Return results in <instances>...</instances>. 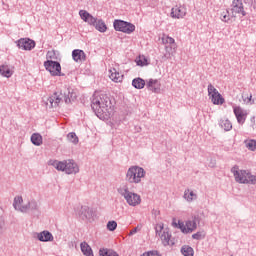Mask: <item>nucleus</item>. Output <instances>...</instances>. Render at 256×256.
I'll use <instances>...</instances> for the list:
<instances>
[{
    "mask_svg": "<svg viewBox=\"0 0 256 256\" xmlns=\"http://www.w3.org/2000/svg\"><path fill=\"white\" fill-rule=\"evenodd\" d=\"M91 107L96 113L97 117L103 121L111 119V116L115 113V107H113L111 99L106 94H101L94 97Z\"/></svg>",
    "mask_w": 256,
    "mask_h": 256,
    "instance_id": "obj_1",
    "label": "nucleus"
},
{
    "mask_svg": "<svg viewBox=\"0 0 256 256\" xmlns=\"http://www.w3.org/2000/svg\"><path fill=\"white\" fill-rule=\"evenodd\" d=\"M74 99H77V92H75V90L65 88L59 92L53 93L46 99L45 103L49 109H53L54 107H59V103H61V101L71 103V101H74Z\"/></svg>",
    "mask_w": 256,
    "mask_h": 256,
    "instance_id": "obj_2",
    "label": "nucleus"
},
{
    "mask_svg": "<svg viewBox=\"0 0 256 256\" xmlns=\"http://www.w3.org/2000/svg\"><path fill=\"white\" fill-rule=\"evenodd\" d=\"M232 173L237 183H243V184L252 183L253 185H255L256 183V176L252 175L251 173H248L245 170H237V168L234 167L232 169Z\"/></svg>",
    "mask_w": 256,
    "mask_h": 256,
    "instance_id": "obj_3",
    "label": "nucleus"
},
{
    "mask_svg": "<svg viewBox=\"0 0 256 256\" xmlns=\"http://www.w3.org/2000/svg\"><path fill=\"white\" fill-rule=\"evenodd\" d=\"M143 177H145V170L139 166H132L127 171L126 181L128 183H141Z\"/></svg>",
    "mask_w": 256,
    "mask_h": 256,
    "instance_id": "obj_4",
    "label": "nucleus"
},
{
    "mask_svg": "<svg viewBox=\"0 0 256 256\" xmlns=\"http://www.w3.org/2000/svg\"><path fill=\"white\" fill-rule=\"evenodd\" d=\"M208 97L213 105H223L225 103V98L213 84L208 85Z\"/></svg>",
    "mask_w": 256,
    "mask_h": 256,
    "instance_id": "obj_5",
    "label": "nucleus"
},
{
    "mask_svg": "<svg viewBox=\"0 0 256 256\" xmlns=\"http://www.w3.org/2000/svg\"><path fill=\"white\" fill-rule=\"evenodd\" d=\"M113 25L115 31L126 33V35H131V33L135 31V26L133 24L125 22L123 20H115Z\"/></svg>",
    "mask_w": 256,
    "mask_h": 256,
    "instance_id": "obj_6",
    "label": "nucleus"
},
{
    "mask_svg": "<svg viewBox=\"0 0 256 256\" xmlns=\"http://www.w3.org/2000/svg\"><path fill=\"white\" fill-rule=\"evenodd\" d=\"M121 195L124 196L128 205L132 207H137V205L141 204V196L136 193L130 192L129 190L125 189L121 192Z\"/></svg>",
    "mask_w": 256,
    "mask_h": 256,
    "instance_id": "obj_7",
    "label": "nucleus"
},
{
    "mask_svg": "<svg viewBox=\"0 0 256 256\" xmlns=\"http://www.w3.org/2000/svg\"><path fill=\"white\" fill-rule=\"evenodd\" d=\"M46 71L52 75V77H59L61 75V64L52 60L44 62Z\"/></svg>",
    "mask_w": 256,
    "mask_h": 256,
    "instance_id": "obj_8",
    "label": "nucleus"
},
{
    "mask_svg": "<svg viewBox=\"0 0 256 256\" xmlns=\"http://www.w3.org/2000/svg\"><path fill=\"white\" fill-rule=\"evenodd\" d=\"M176 227L182 231V233H193L197 229V223L195 221L182 222L178 221Z\"/></svg>",
    "mask_w": 256,
    "mask_h": 256,
    "instance_id": "obj_9",
    "label": "nucleus"
},
{
    "mask_svg": "<svg viewBox=\"0 0 256 256\" xmlns=\"http://www.w3.org/2000/svg\"><path fill=\"white\" fill-rule=\"evenodd\" d=\"M231 13L235 18L237 17V15H242V17H245V15L247 14L245 13V8L243 7V1L233 0Z\"/></svg>",
    "mask_w": 256,
    "mask_h": 256,
    "instance_id": "obj_10",
    "label": "nucleus"
},
{
    "mask_svg": "<svg viewBox=\"0 0 256 256\" xmlns=\"http://www.w3.org/2000/svg\"><path fill=\"white\" fill-rule=\"evenodd\" d=\"M187 15V8L183 5H176L171 9L172 19H183Z\"/></svg>",
    "mask_w": 256,
    "mask_h": 256,
    "instance_id": "obj_11",
    "label": "nucleus"
},
{
    "mask_svg": "<svg viewBox=\"0 0 256 256\" xmlns=\"http://www.w3.org/2000/svg\"><path fill=\"white\" fill-rule=\"evenodd\" d=\"M18 47L23 51H31L35 49V42L29 38H21L18 40Z\"/></svg>",
    "mask_w": 256,
    "mask_h": 256,
    "instance_id": "obj_12",
    "label": "nucleus"
},
{
    "mask_svg": "<svg viewBox=\"0 0 256 256\" xmlns=\"http://www.w3.org/2000/svg\"><path fill=\"white\" fill-rule=\"evenodd\" d=\"M234 115L237 119V122L240 125H243L245 121L247 120V111L243 110V108L236 106L233 108Z\"/></svg>",
    "mask_w": 256,
    "mask_h": 256,
    "instance_id": "obj_13",
    "label": "nucleus"
},
{
    "mask_svg": "<svg viewBox=\"0 0 256 256\" xmlns=\"http://www.w3.org/2000/svg\"><path fill=\"white\" fill-rule=\"evenodd\" d=\"M146 87L152 93H159L161 91V82L157 79H149L146 83Z\"/></svg>",
    "mask_w": 256,
    "mask_h": 256,
    "instance_id": "obj_14",
    "label": "nucleus"
},
{
    "mask_svg": "<svg viewBox=\"0 0 256 256\" xmlns=\"http://www.w3.org/2000/svg\"><path fill=\"white\" fill-rule=\"evenodd\" d=\"M79 15L85 23H88V25H95L97 23V18L93 17L87 10H80Z\"/></svg>",
    "mask_w": 256,
    "mask_h": 256,
    "instance_id": "obj_15",
    "label": "nucleus"
},
{
    "mask_svg": "<svg viewBox=\"0 0 256 256\" xmlns=\"http://www.w3.org/2000/svg\"><path fill=\"white\" fill-rule=\"evenodd\" d=\"M109 78L114 83H122L123 82V74L119 73L118 68H110L109 69Z\"/></svg>",
    "mask_w": 256,
    "mask_h": 256,
    "instance_id": "obj_16",
    "label": "nucleus"
},
{
    "mask_svg": "<svg viewBox=\"0 0 256 256\" xmlns=\"http://www.w3.org/2000/svg\"><path fill=\"white\" fill-rule=\"evenodd\" d=\"M72 58L76 63H83L87 59V56L83 50L76 49L72 52Z\"/></svg>",
    "mask_w": 256,
    "mask_h": 256,
    "instance_id": "obj_17",
    "label": "nucleus"
},
{
    "mask_svg": "<svg viewBox=\"0 0 256 256\" xmlns=\"http://www.w3.org/2000/svg\"><path fill=\"white\" fill-rule=\"evenodd\" d=\"M65 173L71 175L73 173H79V166L71 160L66 161V170Z\"/></svg>",
    "mask_w": 256,
    "mask_h": 256,
    "instance_id": "obj_18",
    "label": "nucleus"
},
{
    "mask_svg": "<svg viewBox=\"0 0 256 256\" xmlns=\"http://www.w3.org/2000/svg\"><path fill=\"white\" fill-rule=\"evenodd\" d=\"M162 43L163 45H170L171 49H173L174 52L177 51V43H175V39L173 37L168 35H163Z\"/></svg>",
    "mask_w": 256,
    "mask_h": 256,
    "instance_id": "obj_19",
    "label": "nucleus"
},
{
    "mask_svg": "<svg viewBox=\"0 0 256 256\" xmlns=\"http://www.w3.org/2000/svg\"><path fill=\"white\" fill-rule=\"evenodd\" d=\"M14 209L18 210V211H27V209H29V207L27 206H23V197L21 196H17L14 198Z\"/></svg>",
    "mask_w": 256,
    "mask_h": 256,
    "instance_id": "obj_20",
    "label": "nucleus"
},
{
    "mask_svg": "<svg viewBox=\"0 0 256 256\" xmlns=\"http://www.w3.org/2000/svg\"><path fill=\"white\" fill-rule=\"evenodd\" d=\"M220 19L223 23H232L236 18L233 16V13H229V10H225L221 13Z\"/></svg>",
    "mask_w": 256,
    "mask_h": 256,
    "instance_id": "obj_21",
    "label": "nucleus"
},
{
    "mask_svg": "<svg viewBox=\"0 0 256 256\" xmlns=\"http://www.w3.org/2000/svg\"><path fill=\"white\" fill-rule=\"evenodd\" d=\"M159 237L164 247H167V245H171V234L169 233L168 229H165L162 234H159Z\"/></svg>",
    "mask_w": 256,
    "mask_h": 256,
    "instance_id": "obj_22",
    "label": "nucleus"
},
{
    "mask_svg": "<svg viewBox=\"0 0 256 256\" xmlns=\"http://www.w3.org/2000/svg\"><path fill=\"white\" fill-rule=\"evenodd\" d=\"M39 241L47 242V241H53V234L49 231H43L40 234H38Z\"/></svg>",
    "mask_w": 256,
    "mask_h": 256,
    "instance_id": "obj_23",
    "label": "nucleus"
},
{
    "mask_svg": "<svg viewBox=\"0 0 256 256\" xmlns=\"http://www.w3.org/2000/svg\"><path fill=\"white\" fill-rule=\"evenodd\" d=\"M81 251L83 255L85 256H93V250L91 249V246L87 244V242H82L80 244Z\"/></svg>",
    "mask_w": 256,
    "mask_h": 256,
    "instance_id": "obj_24",
    "label": "nucleus"
},
{
    "mask_svg": "<svg viewBox=\"0 0 256 256\" xmlns=\"http://www.w3.org/2000/svg\"><path fill=\"white\" fill-rule=\"evenodd\" d=\"M50 164L57 169V171H65L66 170V165L67 161L65 162H59L57 160L50 161Z\"/></svg>",
    "mask_w": 256,
    "mask_h": 256,
    "instance_id": "obj_25",
    "label": "nucleus"
},
{
    "mask_svg": "<svg viewBox=\"0 0 256 256\" xmlns=\"http://www.w3.org/2000/svg\"><path fill=\"white\" fill-rule=\"evenodd\" d=\"M135 61L139 67H147L149 65V59L145 55L138 56Z\"/></svg>",
    "mask_w": 256,
    "mask_h": 256,
    "instance_id": "obj_26",
    "label": "nucleus"
},
{
    "mask_svg": "<svg viewBox=\"0 0 256 256\" xmlns=\"http://www.w3.org/2000/svg\"><path fill=\"white\" fill-rule=\"evenodd\" d=\"M0 75H2L3 77H11V75H13V71L9 68V66L7 65H1L0 66Z\"/></svg>",
    "mask_w": 256,
    "mask_h": 256,
    "instance_id": "obj_27",
    "label": "nucleus"
},
{
    "mask_svg": "<svg viewBox=\"0 0 256 256\" xmlns=\"http://www.w3.org/2000/svg\"><path fill=\"white\" fill-rule=\"evenodd\" d=\"M93 26L97 29V31H100V33H105V31H107V25H105L103 20L96 19V23Z\"/></svg>",
    "mask_w": 256,
    "mask_h": 256,
    "instance_id": "obj_28",
    "label": "nucleus"
},
{
    "mask_svg": "<svg viewBox=\"0 0 256 256\" xmlns=\"http://www.w3.org/2000/svg\"><path fill=\"white\" fill-rule=\"evenodd\" d=\"M31 142L33 143V145L39 147V145H43V137L40 134H33L31 136Z\"/></svg>",
    "mask_w": 256,
    "mask_h": 256,
    "instance_id": "obj_29",
    "label": "nucleus"
},
{
    "mask_svg": "<svg viewBox=\"0 0 256 256\" xmlns=\"http://www.w3.org/2000/svg\"><path fill=\"white\" fill-rule=\"evenodd\" d=\"M132 85L135 89H143V87H145V80L136 78L132 81Z\"/></svg>",
    "mask_w": 256,
    "mask_h": 256,
    "instance_id": "obj_30",
    "label": "nucleus"
},
{
    "mask_svg": "<svg viewBox=\"0 0 256 256\" xmlns=\"http://www.w3.org/2000/svg\"><path fill=\"white\" fill-rule=\"evenodd\" d=\"M184 199L189 202L195 201V199H197V194L193 193L191 190H186L184 192Z\"/></svg>",
    "mask_w": 256,
    "mask_h": 256,
    "instance_id": "obj_31",
    "label": "nucleus"
},
{
    "mask_svg": "<svg viewBox=\"0 0 256 256\" xmlns=\"http://www.w3.org/2000/svg\"><path fill=\"white\" fill-rule=\"evenodd\" d=\"M181 253L184 256H193L195 252L191 248V246H183L182 249H181Z\"/></svg>",
    "mask_w": 256,
    "mask_h": 256,
    "instance_id": "obj_32",
    "label": "nucleus"
},
{
    "mask_svg": "<svg viewBox=\"0 0 256 256\" xmlns=\"http://www.w3.org/2000/svg\"><path fill=\"white\" fill-rule=\"evenodd\" d=\"M99 255L100 256H119V254H117V252L108 250V249H100Z\"/></svg>",
    "mask_w": 256,
    "mask_h": 256,
    "instance_id": "obj_33",
    "label": "nucleus"
},
{
    "mask_svg": "<svg viewBox=\"0 0 256 256\" xmlns=\"http://www.w3.org/2000/svg\"><path fill=\"white\" fill-rule=\"evenodd\" d=\"M221 127L224 131H231V129H233V124H231V121L226 119L221 121Z\"/></svg>",
    "mask_w": 256,
    "mask_h": 256,
    "instance_id": "obj_34",
    "label": "nucleus"
},
{
    "mask_svg": "<svg viewBox=\"0 0 256 256\" xmlns=\"http://www.w3.org/2000/svg\"><path fill=\"white\" fill-rule=\"evenodd\" d=\"M67 139L68 141H70V143H73L74 145H77V143H79V137H77V134H75L74 132H70L67 135Z\"/></svg>",
    "mask_w": 256,
    "mask_h": 256,
    "instance_id": "obj_35",
    "label": "nucleus"
},
{
    "mask_svg": "<svg viewBox=\"0 0 256 256\" xmlns=\"http://www.w3.org/2000/svg\"><path fill=\"white\" fill-rule=\"evenodd\" d=\"M245 146L250 151H256V141L255 140H246L245 141Z\"/></svg>",
    "mask_w": 256,
    "mask_h": 256,
    "instance_id": "obj_36",
    "label": "nucleus"
},
{
    "mask_svg": "<svg viewBox=\"0 0 256 256\" xmlns=\"http://www.w3.org/2000/svg\"><path fill=\"white\" fill-rule=\"evenodd\" d=\"M80 213L81 215H84V217H89L91 215V209H89L87 206H82Z\"/></svg>",
    "mask_w": 256,
    "mask_h": 256,
    "instance_id": "obj_37",
    "label": "nucleus"
},
{
    "mask_svg": "<svg viewBox=\"0 0 256 256\" xmlns=\"http://www.w3.org/2000/svg\"><path fill=\"white\" fill-rule=\"evenodd\" d=\"M106 227L108 231H115L117 229V222L115 220L109 221Z\"/></svg>",
    "mask_w": 256,
    "mask_h": 256,
    "instance_id": "obj_38",
    "label": "nucleus"
},
{
    "mask_svg": "<svg viewBox=\"0 0 256 256\" xmlns=\"http://www.w3.org/2000/svg\"><path fill=\"white\" fill-rule=\"evenodd\" d=\"M157 235H162L163 231H165V227L163 226V223H159L155 227Z\"/></svg>",
    "mask_w": 256,
    "mask_h": 256,
    "instance_id": "obj_39",
    "label": "nucleus"
},
{
    "mask_svg": "<svg viewBox=\"0 0 256 256\" xmlns=\"http://www.w3.org/2000/svg\"><path fill=\"white\" fill-rule=\"evenodd\" d=\"M204 237H205V232H197L192 235V238L196 240L204 239Z\"/></svg>",
    "mask_w": 256,
    "mask_h": 256,
    "instance_id": "obj_40",
    "label": "nucleus"
},
{
    "mask_svg": "<svg viewBox=\"0 0 256 256\" xmlns=\"http://www.w3.org/2000/svg\"><path fill=\"white\" fill-rule=\"evenodd\" d=\"M252 99H253V95L249 94V95H247L246 98H244V103H247V104H249V103H251V104L255 103V101H253Z\"/></svg>",
    "mask_w": 256,
    "mask_h": 256,
    "instance_id": "obj_41",
    "label": "nucleus"
},
{
    "mask_svg": "<svg viewBox=\"0 0 256 256\" xmlns=\"http://www.w3.org/2000/svg\"><path fill=\"white\" fill-rule=\"evenodd\" d=\"M138 231H141V225H138L133 230H131L129 235H135V233H138Z\"/></svg>",
    "mask_w": 256,
    "mask_h": 256,
    "instance_id": "obj_42",
    "label": "nucleus"
},
{
    "mask_svg": "<svg viewBox=\"0 0 256 256\" xmlns=\"http://www.w3.org/2000/svg\"><path fill=\"white\" fill-rule=\"evenodd\" d=\"M250 123H251L252 129H255V128H256V119H255V116H252V117L250 118Z\"/></svg>",
    "mask_w": 256,
    "mask_h": 256,
    "instance_id": "obj_43",
    "label": "nucleus"
},
{
    "mask_svg": "<svg viewBox=\"0 0 256 256\" xmlns=\"http://www.w3.org/2000/svg\"><path fill=\"white\" fill-rule=\"evenodd\" d=\"M47 59H53V57H55V52L53 51H49L46 55Z\"/></svg>",
    "mask_w": 256,
    "mask_h": 256,
    "instance_id": "obj_44",
    "label": "nucleus"
},
{
    "mask_svg": "<svg viewBox=\"0 0 256 256\" xmlns=\"http://www.w3.org/2000/svg\"><path fill=\"white\" fill-rule=\"evenodd\" d=\"M254 8L256 9V0H254Z\"/></svg>",
    "mask_w": 256,
    "mask_h": 256,
    "instance_id": "obj_45",
    "label": "nucleus"
}]
</instances>
